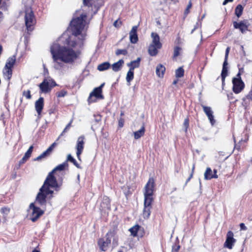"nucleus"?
<instances>
[{
    "instance_id": "79ce46f5",
    "label": "nucleus",
    "mask_w": 252,
    "mask_h": 252,
    "mask_svg": "<svg viewBox=\"0 0 252 252\" xmlns=\"http://www.w3.org/2000/svg\"><path fill=\"white\" fill-rule=\"evenodd\" d=\"M67 94V92L66 91L64 90H62L60 92H58L56 93V96L58 97H64Z\"/></svg>"
},
{
    "instance_id": "7c9ffc66",
    "label": "nucleus",
    "mask_w": 252,
    "mask_h": 252,
    "mask_svg": "<svg viewBox=\"0 0 252 252\" xmlns=\"http://www.w3.org/2000/svg\"><path fill=\"white\" fill-rule=\"evenodd\" d=\"M213 174L211 168L207 167L204 173V179L207 180H210L213 179Z\"/></svg>"
},
{
    "instance_id": "4be33fe9",
    "label": "nucleus",
    "mask_w": 252,
    "mask_h": 252,
    "mask_svg": "<svg viewBox=\"0 0 252 252\" xmlns=\"http://www.w3.org/2000/svg\"><path fill=\"white\" fill-rule=\"evenodd\" d=\"M165 67L161 64H159L157 65L156 70V73L157 75L161 78H162L164 76L165 72Z\"/></svg>"
},
{
    "instance_id": "6e6d98bb",
    "label": "nucleus",
    "mask_w": 252,
    "mask_h": 252,
    "mask_svg": "<svg viewBox=\"0 0 252 252\" xmlns=\"http://www.w3.org/2000/svg\"><path fill=\"white\" fill-rule=\"evenodd\" d=\"M240 228L243 230H246L247 229V227L245 226L244 223H241L240 224Z\"/></svg>"
},
{
    "instance_id": "864d4df0",
    "label": "nucleus",
    "mask_w": 252,
    "mask_h": 252,
    "mask_svg": "<svg viewBox=\"0 0 252 252\" xmlns=\"http://www.w3.org/2000/svg\"><path fill=\"white\" fill-rule=\"evenodd\" d=\"M71 162H72L77 168H81V166H80L79 164L78 163L75 159H73V160Z\"/></svg>"
},
{
    "instance_id": "09e8293b",
    "label": "nucleus",
    "mask_w": 252,
    "mask_h": 252,
    "mask_svg": "<svg viewBox=\"0 0 252 252\" xmlns=\"http://www.w3.org/2000/svg\"><path fill=\"white\" fill-rule=\"evenodd\" d=\"M1 212L4 215H7L10 212V209L6 207H3L1 209Z\"/></svg>"
},
{
    "instance_id": "a19ab883",
    "label": "nucleus",
    "mask_w": 252,
    "mask_h": 252,
    "mask_svg": "<svg viewBox=\"0 0 252 252\" xmlns=\"http://www.w3.org/2000/svg\"><path fill=\"white\" fill-rule=\"evenodd\" d=\"M23 96H25L27 99H30L32 98L31 91L28 90L23 92Z\"/></svg>"
},
{
    "instance_id": "c756f323",
    "label": "nucleus",
    "mask_w": 252,
    "mask_h": 252,
    "mask_svg": "<svg viewBox=\"0 0 252 252\" xmlns=\"http://www.w3.org/2000/svg\"><path fill=\"white\" fill-rule=\"evenodd\" d=\"M244 7L240 4H238L235 9V14L237 18L240 17L243 12Z\"/></svg>"
},
{
    "instance_id": "8fccbe9b",
    "label": "nucleus",
    "mask_w": 252,
    "mask_h": 252,
    "mask_svg": "<svg viewBox=\"0 0 252 252\" xmlns=\"http://www.w3.org/2000/svg\"><path fill=\"white\" fill-rule=\"evenodd\" d=\"M124 122H125L124 119L123 118H120L119 120V123H118L119 127H123L124 125Z\"/></svg>"
},
{
    "instance_id": "aec40b11",
    "label": "nucleus",
    "mask_w": 252,
    "mask_h": 252,
    "mask_svg": "<svg viewBox=\"0 0 252 252\" xmlns=\"http://www.w3.org/2000/svg\"><path fill=\"white\" fill-rule=\"evenodd\" d=\"M151 37H152V45H156L158 48L162 47V44L160 42V38L158 34L156 32H152Z\"/></svg>"
},
{
    "instance_id": "c9c22d12",
    "label": "nucleus",
    "mask_w": 252,
    "mask_h": 252,
    "mask_svg": "<svg viewBox=\"0 0 252 252\" xmlns=\"http://www.w3.org/2000/svg\"><path fill=\"white\" fill-rule=\"evenodd\" d=\"M201 106L204 112L205 113L206 115L209 114L210 113H213V112L210 107L206 106L203 104H201Z\"/></svg>"
},
{
    "instance_id": "5701e85b",
    "label": "nucleus",
    "mask_w": 252,
    "mask_h": 252,
    "mask_svg": "<svg viewBox=\"0 0 252 252\" xmlns=\"http://www.w3.org/2000/svg\"><path fill=\"white\" fill-rule=\"evenodd\" d=\"M141 58H137L136 60L132 61L127 64L129 69L134 70L135 68H138L140 66Z\"/></svg>"
},
{
    "instance_id": "f03ea898",
    "label": "nucleus",
    "mask_w": 252,
    "mask_h": 252,
    "mask_svg": "<svg viewBox=\"0 0 252 252\" xmlns=\"http://www.w3.org/2000/svg\"><path fill=\"white\" fill-rule=\"evenodd\" d=\"M67 166L68 164L64 162L57 166L49 173L36 197V201L40 206L46 205L47 195L50 194V198L53 197L54 191L50 189V188L54 189L57 191L60 189L61 184L58 183L55 175L57 174V171H63Z\"/></svg>"
},
{
    "instance_id": "6e6552de",
    "label": "nucleus",
    "mask_w": 252,
    "mask_h": 252,
    "mask_svg": "<svg viewBox=\"0 0 252 252\" xmlns=\"http://www.w3.org/2000/svg\"><path fill=\"white\" fill-rule=\"evenodd\" d=\"M25 20L28 32H32L34 30V26L36 24V20L32 11L25 13Z\"/></svg>"
},
{
    "instance_id": "5fc2aeb1",
    "label": "nucleus",
    "mask_w": 252,
    "mask_h": 252,
    "mask_svg": "<svg viewBox=\"0 0 252 252\" xmlns=\"http://www.w3.org/2000/svg\"><path fill=\"white\" fill-rule=\"evenodd\" d=\"M230 48L229 47H227L225 50V58H228L229 53L230 51Z\"/></svg>"
},
{
    "instance_id": "7ed1b4c3",
    "label": "nucleus",
    "mask_w": 252,
    "mask_h": 252,
    "mask_svg": "<svg viewBox=\"0 0 252 252\" xmlns=\"http://www.w3.org/2000/svg\"><path fill=\"white\" fill-rule=\"evenodd\" d=\"M86 18L87 14L83 13L80 16L73 18L70 24L72 34L76 36L81 33L84 28V22Z\"/></svg>"
},
{
    "instance_id": "69168bd1",
    "label": "nucleus",
    "mask_w": 252,
    "mask_h": 252,
    "mask_svg": "<svg viewBox=\"0 0 252 252\" xmlns=\"http://www.w3.org/2000/svg\"><path fill=\"white\" fill-rule=\"evenodd\" d=\"M178 82V80H174L173 82V84L175 85Z\"/></svg>"
},
{
    "instance_id": "37998d69",
    "label": "nucleus",
    "mask_w": 252,
    "mask_h": 252,
    "mask_svg": "<svg viewBox=\"0 0 252 252\" xmlns=\"http://www.w3.org/2000/svg\"><path fill=\"white\" fill-rule=\"evenodd\" d=\"M191 7H192V3H191V0H190L187 5V8H186V9L185 10V11H184V15L185 16H187V15L190 12L189 9L191 8Z\"/></svg>"
},
{
    "instance_id": "49530a36",
    "label": "nucleus",
    "mask_w": 252,
    "mask_h": 252,
    "mask_svg": "<svg viewBox=\"0 0 252 252\" xmlns=\"http://www.w3.org/2000/svg\"><path fill=\"white\" fill-rule=\"evenodd\" d=\"M194 170H195V164H194L193 165V166L191 169V172L190 173V174L189 176V177L187 179L186 181V184H187L189 181L192 178L194 173Z\"/></svg>"
},
{
    "instance_id": "a18cd8bd",
    "label": "nucleus",
    "mask_w": 252,
    "mask_h": 252,
    "mask_svg": "<svg viewBox=\"0 0 252 252\" xmlns=\"http://www.w3.org/2000/svg\"><path fill=\"white\" fill-rule=\"evenodd\" d=\"M73 122V120H71L70 122L65 127L61 134L60 136L59 137L58 139L60 137V136H62L64 133L66 132L71 126V124Z\"/></svg>"
},
{
    "instance_id": "6ab92c4d",
    "label": "nucleus",
    "mask_w": 252,
    "mask_h": 252,
    "mask_svg": "<svg viewBox=\"0 0 252 252\" xmlns=\"http://www.w3.org/2000/svg\"><path fill=\"white\" fill-rule=\"evenodd\" d=\"M44 107V98L40 97L35 102V110L38 115H40Z\"/></svg>"
},
{
    "instance_id": "3c124183",
    "label": "nucleus",
    "mask_w": 252,
    "mask_h": 252,
    "mask_svg": "<svg viewBox=\"0 0 252 252\" xmlns=\"http://www.w3.org/2000/svg\"><path fill=\"white\" fill-rule=\"evenodd\" d=\"M241 70H242V72H244V68H239V72L236 75V77H234L233 78H239L240 79H241Z\"/></svg>"
},
{
    "instance_id": "f704fd0d",
    "label": "nucleus",
    "mask_w": 252,
    "mask_h": 252,
    "mask_svg": "<svg viewBox=\"0 0 252 252\" xmlns=\"http://www.w3.org/2000/svg\"><path fill=\"white\" fill-rule=\"evenodd\" d=\"M176 76L178 78H181L184 75V70L182 67H180L176 70Z\"/></svg>"
},
{
    "instance_id": "a211bd4d",
    "label": "nucleus",
    "mask_w": 252,
    "mask_h": 252,
    "mask_svg": "<svg viewBox=\"0 0 252 252\" xmlns=\"http://www.w3.org/2000/svg\"><path fill=\"white\" fill-rule=\"evenodd\" d=\"M137 30L138 26H134L129 32V39L132 43L135 44L138 41Z\"/></svg>"
},
{
    "instance_id": "e433bc0d",
    "label": "nucleus",
    "mask_w": 252,
    "mask_h": 252,
    "mask_svg": "<svg viewBox=\"0 0 252 252\" xmlns=\"http://www.w3.org/2000/svg\"><path fill=\"white\" fill-rule=\"evenodd\" d=\"M182 50V48L179 46H176L174 49V53L173 55V58H176L180 55V51Z\"/></svg>"
},
{
    "instance_id": "338daca9",
    "label": "nucleus",
    "mask_w": 252,
    "mask_h": 252,
    "mask_svg": "<svg viewBox=\"0 0 252 252\" xmlns=\"http://www.w3.org/2000/svg\"><path fill=\"white\" fill-rule=\"evenodd\" d=\"M32 252H40L39 251L37 250H36V249H34Z\"/></svg>"
},
{
    "instance_id": "052dcab7",
    "label": "nucleus",
    "mask_w": 252,
    "mask_h": 252,
    "mask_svg": "<svg viewBox=\"0 0 252 252\" xmlns=\"http://www.w3.org/2000/svg\"><path fill=\"white\" fill-rule=\"evenodd\" d=\"M176 44L179 45L181 44V38L179 36H178L176 39Z\"/></svg>"
},
{
    "instance_id": "dca6fc26",
    "label": "nucleus",
    "mask_w": 252,
    "mask_h": 252,
    "mask_svg": "<svg viewBox=\"0 0 252 252\" xmlns=\"http://www.w3.org/2000/svg\"><path fill=\"white\" fill-rule=\"evenodd\" d=\"M235 242L236 240L234 238L233 232L231 231H228L226 234V239L224 244V247L231 249Z\"/></svg>"
},
{
    "instance_id": "0e129e2a",
    "label": "nucleus",
    "mask_w": 252,
    "mask_h": 252,
    "mask_svg": "<svg viewBox=\"0 0 252 252\" xmlns=\"http://www.w3.org/2000/svg\"><path fill=\"white\" fill-rule=\"evenodd\" d=\"M3 17V13L2 12L0 11V18H2Z\"/></svg>"
},
{
    "instance_id": "c03bdc74",
    "label": "nucleus",
    "mask_w": 252,
    "mask_h": 252,
    "mask_svg": "<svg viewBox=\"0 0 252 252\" xmlns=\"http://www.w3.org/2000/svg\"><path fill=\"white\" fill-rule=\"evenodd\" d=\"M212 125H214L216 123V121L214 119V116L213 113H210L206 115Z\"/></svg>"
},
{
    "instance_id": "774afa93",
    "label": "nucleus",
    "mask_w": 252,
    "mask_h": 252,
    "mask_svg": "<svg viewBox=\"0 0 252 252\" xmlns=\"http://www.w3.org/2000/svg\"><path fill=\"white\" fill-rule=\"evenodd\" d=\"M124 115V113L123 112H121V116H122Z\"/></svg>"
},
{
    "instance_id": "c85d7f7f",
    "label": "nucleus",
    "mask_w": 252,
    "mask_h": 252,
    "mask_svg": "<svg viewBox=\"0 0 252 252\" xmlns=\"http://www.w3.org/2000/svg\"><path fill=\"white\" fill-rule=\"evenodd\" d=\"M111 66L110 63L109 62H106L99 64L97 69L100 71H103L109 69Z\"/></svg>"
},
{
    "instance_id": "9d476101",
    "label": "nucleus",
    "mask_w": 252,
    "mask_h": 252,
    "mask_svg": "<svg viewBox=\"0 0 252 252\" xmlns=\"http://www.w3.org/2000/svg\"><path fill=\"white\" fill-rule=\"evenodd\" d=\"M30 208L32 210V213L30 215V220L32 222H35L44 214V211L39 207L35 206L33 203H31Z\"/></svg>"
},
{
    "instance_id": "cd10ccee",
    "label": "nucleus",
    "mask_w": 252,
    "mask_h": 252,
    "mask_svg": "<svg viewBox=\"0 0 252 252\" xmlns=\"http://www.w3.org/2000/svg\"><path fill=\"white\" fill-rule=\"evenodd\" d=\"M145 132V128L144 125L141 128L134 132V137L135 139H138L144 135Z\"/></svg>"
},
{
    "instance_id": "b1692460",
    "label": "nucleus",
    "mask_w": 252,
    "mask_h": 252,
    "mask_svg": "<svg viewBox=\"0 0 252 252\" xmlns=\"http://www.w3.org/2000/svg\"><path fill=\"white\" fill-rule=\"evenodd\" d=\"M144 206L152 207V204L154 201L153 195L149 194H144Z\"/></svg>"
},
{
    "instance_id": "2eb2a0df",
    "label": "nucleus",
    "mask_w": 252,
    "mask_h": 252,
    "mask_svg": "<svg viewBox=\"0 0 252 252\" xmlns=\"http://www.w3.org/2000/svg\"><path fill=\"white\" fill-rule=\"evenodd\" d=\"M131 235L133 237H142L145 234L144 228L139 224H135L129 229Z\"/></svg>"
},
{
    "instance_id": "de8ad7c7",
    "label": "nucleus",
    "mask_w": 252,
    "mask_h": 252,
    "mask_svg": "<svg viewBox=\"0 0 252 252\" xmlns=\"http://www.w3.org/2000/svg\"><path fill=\"white\" fill-rule=\"evenodd\" d=\"M122 22L121 20H120V19H118L114 22L113 26L115 28L118 29L122 25Z\"/></svg>"
},
{
    "instance_id": "393cba45",
    "label": "nucleus",
    "mask_w": 252,
    "mask_h": 252,
    "mask_svg": "<svg viewBox=\"0 0 252 252\" xmlns=\"http://www.w3.org/2000/svg\"><path fill=\"white\" fill-rule=\"evenodd\" d=\"M124 63V61L122 59H121L119 60L117 62L114 63L112 65V68L113 70L115 72L119 71L121 69Z\"/></svg>"
},
{
    "instance_id": "4d7b16f0",
    "label": "nucleus",
    "mask_w": 252,
    "mask_h": 252,
    "mask_svg": "<svg viewBox=\"0 0 252 252\" xmlns=\"http://www.w3.org/2000/svg\"><path fill=\"white\" fill-rule=\"evenodd\" d=\"M227 60H228V58H224V61L223 63L222 67L227 68L226 66L228 64Z\"/></svg>"
},
{
    "instance_id": "a878e982",
    "label": "nucleus",
    "mask_w": 252,
    "mask_h": 252,
    "mask_svg": "<svg viewBox=\"0 0 252 252\" xmlns=\"http://www.w3.org/2000/svg\"><path fill=\"white\" fill-rule=\"evenodd\" d=\"M159 49L156 45L150 44L148 48L149 54L151 56H156L158 53V49Z\"/></svg>"
},
{
    "instance_id": "2f4dec72",
    "label": "nucleus",
    "mask_w": 252,
    "mask_h": 252,
    "mask_svg": "<svg viewBox=\"0 0 252 252\" xmlns=\"http://www.w3.org/2000/svg\"><path fill=\"white\" fill-rule=\"evenodd\" d=\"M51 153V152L50 151L48 150V149H47L45 151H44L43 153H42L40 155L36 157L35 158H34V160H37L39 161L41 160V159L43 158H45L49 156Z\"/></svg>"
},
{
    "instance_id": "9b49d317",
    "label": "nucleus",
    "mask_w": 252,
    "mask_h": 252,
    "mask_svg": "<svg viewBox=\"0 0 252 252\" xmlns=\"http://www.w3.org/2000/svg\"><path fill=\"white\" fill-rule=\"evenodd\" d=\"M232 90L233 92L238 94L241 93L245 88V83L242 79L239 78L232 79Z\"/></svg>"
},
{
    "instance_id": "603ef678",
    "label": "nucleus",
    "mask_w": 252,
    "mask_h": 252,
    "mask_svg": "<svg viewBox=\"0 0 252 252\" xmlns=\"http://www.w3.org/2000/svg\"><path fill=\"white\" fill-rule=\"evenodd\" d=\"M57 145V143L56 142H54L53 144H52L48 148L49 151H50L51 152L53 149L55 148L56 145Z\"/></svg>"
},
{
    "instance_id": "473e14b6",
    "label": "nucleus",
    "mask_w": 252,
    "mask_h": 252,
    "mask_svg": "<svg viewBox=\"0 0 252 252\" xmlns=\"http://www.w3.org/2000/svg\"><path fill=\"white\" fill-rule=\"evenodd\" d=\"M134 78V70L129 69L126 76V80L127 82H130Z\"/></svg>"
},
{
    "instance_id": "4c0bfd02",
    "label": "nucleus",
    "mask_w": 252,
    "mask_h": 252,
    "mask_svg": "<svg viewBox=\"0 0 252 252\" xmlns=\"http://www.w3.org/2000/svg\"><path fill=\"white\" fill-rule=\"evenodd\" d=\"M115 54L117 56H119L120 55H123L124 56H126L127 55L128 52H127V50L126 49H118L116 51Z\"/></svg>"
},
{
    "instance_id": "1a4fd4ad",
    "label": "nucleus",
    "mask_w": 252,
    "mask_h": 252,
    "mask_svg": "<svg viewBox=\"0 0 252 252\" xmlns=\"http://www.w3.org/2000/svg\"><path fill=\"white\" fill-rule=\"evenodd\" d=\"M103 3V0H83L84 5L91 7L94 14L97 13Z\"/></svg>"
},
{
    "instance_id": "13d9d810",
    "label": "nucleus",
    "mask_w": 252,
    "mask_h": 252,
    "mask_svg": "<svg viewBox=\"0 0 252 252\" xmlns=\"http://www.w3.org/2000/svg\"><path fill=\"white\" fill-rule=\"evenodd\" d=\"M217 170L216 169H214L213 170V178H218V176L217 175Z\"/></svg>"
},
{
    "instance_id": "ddd939ff",
    "label": "nucleus",
    "mask_w": 252,
    "mask_h": 252,
    "mask_svg": "<svg viewBox=\"0 0 252 252\" xmlns=\"http://www.w3.org/2000/svg\"><path fill=\"white\" fill-rule=\"evenodd\" d=\"M84 136H81L78 138L76 146V155L78 160H81V155L83 153L84 148Z\"/></svg>"
},
{
    "instance_id": "ea45409f",
    "label": "nucleus",
    "mask_w": 252,
    "mask_h": 252,
    "mask_svg": "<svg viewBox=\"0 0 252 252\" xmlns=\"http://www.w3.org/2000/svg\"><path fill=\"white\" fill-rule=\"evenodd\" d=\"M189 117L186 118L184 122L183 126L185 128V131L187 132L189 127Z\"/></svg>"
},
{
    "instance_id": "f8f14e48",
    "label": "nucleus",
    "mask_w": 252,
    "mask_h": 252,
    "mask_svg": "<svg viewBox=\"0 0 252 252\" xmlns=\"http://www.w3.org/2000/svg\"><path fill=\"white\" fill-rule=\"evenodd\" d=\"M156 190V184L155 180L153 177L149 179L147 183L144 187V194H149L154 195Z\"/></svg>"
},
{
    "instance_id": "39448f33",
    "label": "nucleus",
    "mask_w": 252,
    "mask_h": 252,
    "mask_svg": "<svg viewBox=\"0 0 252 252\" xmlns=\"http://www.w3.org/2000/svg\"><path fill=\"white\" fill-rule=\"evenodd\" d=\"M114 231L109 230L105 235V240L103 238H99L97 241V245L101 251L106 252L111 242V237L114 236Z\"/></svg>"
},
{
    "instance_id": "4468645a",
    "label": "nucleus",
    "mask_w": 252,
    "mask_h": 252,
    "mask_svg": "<svg viewBox=\"0 0 252 252\" xmlns=\"http://www.w3.org/2000/svg\"><path fill=\"white\" fill-rule=\"evenodd\" d=\"M233 25L234 29H239L242 33H245L248 30L249 24L247 20L239 22L234 21Z\"/></svg>"
},
{
    "instance_id": "680f3d73",
    "label": "nucleus",
    "mask_w": 252,
    "mask_h": 252,
    "mask_svg": "<svg viewBox=\"0 0 252 252\" xmlns=\"http://www.w3.org/2000/svg\"><path fill=\"white\" fill-rule=\"evenodd\" d=\"M233 0H224L222 3L223 5H226L229 2H232Z\"/></svg>"
},
{
    "instance_id": "bb28decb",
    "label": "nucleus",
    "mask_w": 252,
    "mask_h": 252,
    "mask_svg": "<svg viewBox=\"0 0 252 252\" xmlns=\"http://www.w3.org/2000/svg\"><path fill=\"white\" fill-rule=\"evenodd\" d=\"M152 207L144 206V209L143 211V217L145 219H148L149 218Z\"/></svg>"
},
{
    "instance_id": "f257e3e1",
    "label": "nucleus",
    "mask_w": 252,
    "mask_h": 252,
    "mask_svg": "<svg viewBox=\"0 0 252 252\" xmlns=\"http://www.w3.org/2000/svg\"><path fill=\"white\" fill-rule=\"evenodd\" d=\"M67 44L70 47L61 46L58 43H53L50 47V52L54 63V67L57 69L61 68L63 65L59 61L64 63H73L80 54V51H75L72 49L76 46V41L68 39Z\"/></svg>"
},
{
    "instance_id": "f3484780",
    "label": "nucleus",
    "mask_w": 252,
    "mask_h": 252,
    "mask_svg": "<svg viewBox=\"0 0 252 252\" xmlns=\"http://www.w3.org/2000/svg\"><path fill=\"white\" fill-rule=\"evenodd\" d=\"M235 145L234 149L237 150L238 152H242L244 151L247 146L246 143L248 141V137L246 138L245 139H242L237 143H236L235 138L233 137Z\"/></svg>"
},
{
    "instance_id": "72a5a7b5",
    "label": "nucleus",
    "mask_w": 252,
    "mask_h": 252,
    "mask_svg": "<svg viewBox=\"0 0 252 252\" xmlns=\"http://www.w3.org/2000/svg\"><path fill=\"white\" fill-rule=\"evenodd\" d=\"M228 75V69L227 68L222 67L221 73V77L222 80V83L223 84L225 81V79L226 77Z\"/></svg>"
},
{
    "instance_id": "bf43d9fd",
    "label": "nucleus",
    "mask_w": 252,
    "mask_h": 252,
    "mask_svg": "<svg viewBox=\"0 0 252 252\" xmlns=\"http://www.w3.org/2000/svg\"><path fill=\"white\" fill-rule=\"evenodd\" d=\"M73 159H74V158L71 156V155H68L67 156V160L70 162H71L73 160Z\"/></svg>"
},
{
    "instance_id": "58836bf2",
    "label": "nucleus",
    "mask_w": 252,
    "mask_h": 252,
    "mask_svg": "<svg viewBox=\"0 0 252 252\" xmlns=\"http://www.w3.org/2000/svg\"><path fill=\"white\" fill-rule=\"evenodd\" d=\"M180 248L179 242H177L172 246L171 252H179Z\"/></svg>"
},
{
    "instance_id": "412c9836",
    "label": "nucleus",
    "mask_w": 252,
    "mask_h": 252,
    "mask_svg": "<svg viewBox=\"0 0 252 252\" xmlns=\"http://www.w3.org/2000/svg\"><path fill=\"white\" fill-rule=\"evenodd\" d=\"M33 146L32 145L31 146L27 151L25 154L24 157L22 158L19 161V164L21 165L25 163L27 160L31 157L32 153L33 151Z\"/></svg>"
},
{
    "instance_id": "423d86ee",
    "label": "nucleus",
    "mask_w": 252,
    "mask_h": 252,
    "mask_svg": "<svg viewBox=\"0 0 252 252\" xmlns=\"http://www.w3.org/2000/svg\"><path fill=\"white\" fill-rule=\"evenodd\" d=\"M57 84L52 78H45L38 85L40 93H48L52 89L56 86Z\"/></svg>"
},
{
    "instance_id": "e2e57ef3",
    "label": "nucleus",
    "mask_w": 252,
    "mask_h": 252,
    "mask_svg": "<svg viewBox=\"0 0 252 252\" xmlns=\"http://www.w3.org/2000/svg\"><path fill=\"white\" fill-rule=\"evenodd\" d=\"M131 193L129 192V191H127V192H125V194L126 196H128L129 194H130Z\"/></svg>"
},
{
    "instance_id": "0eeeda50",
    "label": "nucleus",
    "mask_w": 252,
    "mask_h": 252,
    "mask_svg": "<svg viewBox=\"0 0 252 252\" xmlns=\"http://www.w3.org/2000/svg\"><path fill=\"white\" fill-rule=\"evenodd\" d=\"M104 85V83L102 84L98 87L95 88L93 91L90 93L88 98L89 104L94 103L96 101V99H103V96L102 94V87Z\"/></svg>"
},
{
    "instance_id": "20e7f679",
    "label": "nucleus",
    "mask_w": 252,
    "mask_h": 252,
    "mask_svg": "<svg viewBox=\"0 0 252 252\" xmlns=\"http://www.w3.org/2000/svg\"><path fill=\"white\" fill-rule=\"evenodd\" d=\"M16 60V58L15 55L8 58L2 69L3 76L7 81H10L12 78L13 68L15 64Z\"/></svg>"
}]
</instances>
